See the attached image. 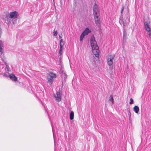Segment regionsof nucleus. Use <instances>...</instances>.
Instances as JSON below:
<instances>
[{
	"instance_id": "obj_1",
	"label": "nucleus",
	"mask_w": 151,
	"mask_h": 151,
	"mask_svg": "<svg viewBox=\"0 0 151 151\" xmlns=\"http://www.w3.org/2000/svg\"><path fill=\"white\" fill-rule=\"evenodd\" d=\"M90 42L93 54L95 55L96 57H99V47L97 45V42L95 40V37L93 35L91 37Z\"/></svg>"
},
{
	"instance_id": "obj_2",
	"label": "nucleus",
	"mask_w": 151,
	"mask_h": 151,
	"mask_svg": "<svg viewBox=\"0 0 151 151\" xmlns=\"http://www.w3.org/2000/svg\"><path fill=\"white\" fill-rule=\"evenodd\" d=\"M130 21V18L129 17V14H128L127 13V14L126 18L124 17L123 18V17L122 14H121L119 17V23L121 24L122 23L123 26V27H124L126 25L128 24Z\"/></svg>"
},
{
	"instance_id": "obj_3",
	"label": "nucleus",
	"mask_w": 151,
	"mask_h": 151,
	"mask_svg": "<svg viewBox=\"0 0 151 151\" xmlns=\"http://www.w3.org/2000/svg\"><path fill=\"white\" fill-rule=\"evenodd\" d=\"M18 16V12L15 11L13 12H11L9 14L8 16L12 19V23L14 24L15 22L17 20V18Z\"/></svg>"
},
{
	"instance_id": "obj_4",
	"label": "nucleus",
	"mask_w": 151,
	"mask_h": 151,
	"mask_svg": "<svg viewBox=\"0 0 151 151\" xmlns=\"http://www.w3.org/2000/svg\"><path fill=\"white\" fill-rule=\"evenodd\" d=\"M56 77V74L52 72L50 73L47 76L48 82L50 85L51 86L53 83V79Z\"/></svg>"
},
{
	"instance_id": "obj_5",
	"label": "nucleus",
	"mask_w": 151,
	"mask_h": 151,
	"mask_svg": "<svg viewBox=\"0 0 151 151\" xmlns=\"http://www.w3.org/2000/svg\"><path fill=\"white\" fill-rule=\"evenodd\" d=\"M144 28L145 30L148 32V33L150 38H151V29L149 27V25L148 24L146 21L144 23Z\"/></svg>"
},
{
	"instance_id": "obj_6",
	"label": "nucleus",
	"mask_w": 151,
	"mask_h": 151,
	"mask_svg": "<svg viewBox=\"0 0 151 151\" xmlns=\"http://www.w3.org/2000/svg\"><path fill=\"white\" fill-rule=\"evenodd\" d=\"M114 57L112 55H110L108 56L107 59V63L109 65L111 66L113 64L112 60Z\"/></svg>"
},
{
	"instance_id": "obj_7",
	"label": "nucleus",
	"mask_w": 151,
	"mask_h": 151,
	"mask_svg": "<svg viewBox=\"0 0 151 151\" xmlns=\"http://www.w3.org/2000/svg\"><path fill=\"white\" fill-rule=\"evenodd\" d=\"M55 98L56 101L59 102L61 100V96L59 91L56 92V96L55 95Z\"/></svg>"
},
{
	"instance_id": "obj_8",
	"label": "nucleus",
	"mask_w": 151,
	"mask_h": 151,
	"mask_svg": "<svg viewBox=\"0 0 151 151\" xmlns=\"http://www.w3.org/2000/svg\"><path fill=\"white\" fill-rule=\"evenodd\" d=\"M5 21L8 26L9 25V24L11 23L12 22V19L8 16H6L4 18Z\"/></svg>"
},
{
	"instance_id": "obj_9",
	"label": "nucleus",
	"mask_w": 151,
	"mask_h": 151,
	"mask_svg": "<svg viewBox=\"0 0 151 151\" xmlns=\"http://www.w3.org/2000/svg\"><path fill=\"white\" fill-rule=\"evenodd\" d=\"M127 32H126L124 27H123V42H126V39L127 38Z\"/></svg>"
},
{
	"instance_id": "obj_10",
	"label": "nucleus",
	"mask_w": 151,
	"mask_h": 151,
	"mask_svg": "<svg viewBox=\"0 0 151 151\" xmlns=\"http://www.w3.org/2000/svg\"><path fill=\"white\" fill-rule=\"evenodd\" d=\"M9 77L11 80L14 81H16L17 80V78L13 74H10Z\"/></svg>"
},
{
	"instance_id": "obj_11",
	"label": "nucleus",
	"mask_w": 151,
	"mask_h": 151,
	"mask_svg": "<svg viewBox=\"0 0 151 151\" xmlns=\"http://www.w3.org/2000/svg\"><path fill=\"white\" fill-rule=\"evenodd\" d=\"M4 47L3 42L2 40H0V54H1L4 52V50L2 48Z\"/></svg>"
},
{
	"instance_id": "obj_12",
	"label": "nucleus",
	"mask_w": 151,
	"mask_h": 151,
	"mask_svg": "<svg viewBox=\"0 0 151 151\" xmlns=\"http://www.w3.org/2000/svg\"><path fill=\"white\" fill-rule=\"evenodd\" d=\"M133 111L135 112V113L137 114L139 110V108L138 106H135L133 108Z\"/></svg>"
},
{
	"instance_id": "obj_13",
	"label": "nucleus",
	"mask_w": 151,
	"mask_h": 151,
	"mask_svg": "<svg viewBox=\"0 0 151 151\" xmlns=\"http://www.w3.org/2000/svg\"><path fill=\"white\" fill-rule=\"evenodd\" d=\"M91 31L89 30V29L88 28H86L83 32H84L85 35H87L88 34L91 32Z\"/></svg>"
},
{
	"instance_id": "obj_14",
	"label": "nucleus",
	"mask_w": 151,
	"mask_h": 151,
	"mask_svg": "<svg viewBox=\"0 0 151 151\" xmlns=\"http://www.w3.org/2000/svg\"><path fill=\"white\" fill-rule=\"evenodd\" d=\"M95 22L97 26L99 27H100V19H95Z\"/></svg>"
},
{
	"instance_id": "obj_15",
	"label": "nucleus",
	"mask_w": 151,
	"mask_h": 151,
	"mask_svg": "<svg viewBox=\"0 0 151 151\" xmlns=\"http://www.w3.org/2000/svg\"><path fill=\"white\" fill-rule=\"evenodd\" d=\"M74 112L71 111H70V118L71 120H73L74 118Z\"/></svg>"
},
{
	"instance_id": "obj_16",
	"label": "nucleus",
	"mask_w": 151,
	"mask_h": 151,
	"mask_svg": "<svg viewBox=\"0 0 151 151\" xmlns=\"http://www.w3.org/2000/svg\"><path fill=\"white\" fill-rule=\"evenodd\" d=\"M62 74L61 76V77L63 78L64 79V80L66 79L67 78V75L65 73H63V71L62 72Z\"/></svg>"
},
{
	"instance_id": "obj_17",
	"label": "nucleus",
	"mask_w": 151,
	"mask_h": 151,
	"mask_svg": "<svg viewBox=\"0 0 151 151\" xmlns=\"http://www.w3.org/2000/svg\"><path fill=\"white\" fill-rule=\"evenodd\" d=\"M93 10H99L98 6L96 4H95L93 5Z\"/></svg>"
},
{
	"instance_id": "obj_18",
	"label": "nucleus",
	"mask_w": 151,
	"mask_h": 151,
	"mask_svg": "<svg viewBox=\"0 0 151 151\" xmlns=\"http://www.w3.org/2000/svg\"><path fill=\"white\" fill-rule=\"evenodd\" d=\"M85 33H84V32H82L81 34V35L80 36V41H82L83 40V37H84L85 35H86L85 34H84Z\"/></svg>"
},
{
	"instance_id": "obj_19",
	"label": "nucleus",
	"mask_w": 151,
	"mask_h": 151,
	"mask_svg": "<svg viewBox=\"0 0 151 151\" xmlns=\"http://www.w3.org/2000/svg\"><path fill=\"white\" fill-rule=\"evenodd\" d=\"M99 12V10H93V16L98 15V14Z\"/></svg>"
},
{
	"instance_id": "obj_20",
	"label": "nucleus",
	"mask_w": 151,
	"mask_h": 151,
	"mask_svg": "<svg viewBox=\"0 0 151 151\" xmlns=\"http://www.w3.org/2000/svg\"><path fill=\"white\" fill-rule=\"evenodd\" d=\"M109 101H111L112 103V104H113L114 99L112 95H111L110 96V98L109 99Z\"/></svg>"
},
{
	"instance_id": "obj_21",
	"label": "nucleus",
	"mask_w": 151,
	"mask_h": 151,
	"mask_svg": "<svg viewBox=\"0 0 151 151\" xmlns=\"http://www.w3.org/2000/svg\"><path fill=\"white\" fill-rule=\"evenodd\" d=\"M9 76H10V74H8L6 73H4L3 74V76L6 77H9Z\"/></svg>"
},
{
	"instance_id": "obj_22",
	"label": "nucleus",
	"mask_w": 151,
	"mask_h": 151,
	"mask_svg": "<svg viewBox=\"0 0 151 151\" xmlns=\"http://www.w3.org/2000/svg\"><path fill=\"white\" fill-rule=\"evenodd\" d=\"M63 50V48L62 47H60V49L59 51V53L60 54V55H61L62 54V51Z\"/></svg>"
},
{
	"instance_id": "obj_23",
	"label": "nucleus",
	"mask_w": 151,
	"mask_h": 151,
	"mask_svg": "<svg viewBox=\"0 0 151 151\" xmlns=\"http://www.w3.org/2000/svg\"><path fill=\"white\" fill-rule=\"evenodd\" d=\"M134 103V101L132 98H131L130 99V101L129 102V104H132Z\"/></svg>"
},
{
	"instance_id": "obj_24",
	"label": "nucleus",
	"mask_w": 151,
	"mask_h": 151,
	"mask_svg": "<svg viewBox=\"0 0 151 151\" xmlns=\"http://www.w3.org/2000/svg\"><path fill=\"white\" fill-rule=\"evenodd\" d=\"M124 9V5H122V7L121 11V14H122L123 11Z\"/></svg>"
},
{
	"instance_id": "obj_25",
	"label": "nucleus",
	"mask_w": 151,
	"mask_h": 151,
	"mask_svg": "<svg viewBox=\"0 0 151 151\" xmlns=\"http://www.w3.org/2000/svg\"><path fill=\"white\" fill-rule=\"evenodd\" d=\"M94 18L95 19H100V18H99V16L98 15L94 16Z\"/></svg>"
},
{
	"instance_id": "obj_26",
	"label": "nucleus",
	"mask_w": 151,
	"mask_h": 151,
	"mask_svg": "<svg viewBox=\"0 0 151 151\" xmlns=\"http://www.w3.org/2000/svg\"><path fill=\"white\" fill-rule=\"evenodd\" d=\"M64 45L63 42V43H60V47H62L63 48V46Z\"/></svg>"
},
{
	"instance_id": "obj_27",
	"label": "nucleus",
	"mask_w": 151,
	"mask_h": 151,
	"mask_svg": "<svg viewBox=\"0 0 151 151\" xmlns=\"http://www.w3.org/2000/svg\"><path fill=\"white\" fill-rule=\"evenodd\" d=\"M54 31L55 30H54L53 35L54 36H56L57 35V31H56L55 32Z\"/></svg>"
},
{
	"instance_id": "obj_28",
	"label": "nucleus",
	"mask_w": 151,
	"mask_h": 151,
	"mask_svg": "<svg viewBox=\"0 0 151 151\" xmlns=\"http://www.w3.org/2000/svg\"><path fill=\"white\" fill-rule=\"evenodd\" d=\"M31 2H32L33 3H35L37 1V0H32L31 1Z\"/></svg>"
},
{
	"instance_id": "obj_29",
	"label": "nucleus",
	"mask_w": 151,
	"mask_h": 151,
	"mask_svg": "<svg viewBox=\"0 0 151 151\" xmlns=\"http://www.w3.org/2000/svg\"><path fill=\"white\" fill-rule=\"evenodd\" d=\"M2 60L3 61V62L4 63V64H5V65L6 66H7L8 65L7 64V63H6V62H5V61H4V60H3V59H2Z\"/></svg>"
},
{
	"instance_id": "obj_30",
	"label": "nucleus",
	"mask_w": 151,
	"mask_h": 151,
	"mask_svg": "<svg viewBox=\"0 0 151 151\" xmlns=\"http://www.w3.org/2000/svg\"><path fill=\"white\" fill-rule=\"evenodd\" d=\"M129 118V120H130L131 117V113L128 114Z\"/></svg>"
},
{
	"instance_id": "obj_31",
	"label": "nucleus",
	"mask_w": 151,
	"mask_h": 151,
	"mask_svg": "<svg viewBox=\"0 0 151 151\" xmlns=\"http://www.w3.org/2000/svg\"><path fill=\"white\" fill-rule=\"evenodd\" d=\"M127 111L128 113V114L131 113L130 112V109H127Z\"/></svg>"
},
{
	"instance_id": "obj_32",
	"label": "nucleus",
	"mask_w": 151,
	"mask_h": 151,
	"mask_svg": "<svg viewBox=\"0 0 151 151\" xmlns=\"http://www.w3.org/2000/svg\"><path fill=\"white\" fill-rule=\"evenodd\" d=\"M63 40L62 39H61L60 41V43H63Z\"/></svg>"
},
{
	"instance_id": "obj_33",
	"label": "nucleus",
	"mask_w": 151,
	"mask_h": 151,
	"mask_svg": "<svg viewBox=\"0 0 151 151\" xmlns=\"http://www.w3.org/2000/svg\"><path fill=\"white\" fill-rule=\"evenodd\" d=\"M62 36H61L60 35L59 36V39H61V38H62Z\"/></svg>"
},
{
	"instance_id": "obj_34",
	"label": "nucleus",
	"mask_w": 151,
	"mask_h": 151,
	"mask_svg": "<svg viewBox=\"0 0 151 151\" xmlns=\"http://www.w3.org/2000/svg\"><path fill=\"white\" fill-rule=\"evenodd\" d=\"M62 84H63V85H62V86H61V88H62L63 86V83H62Z\"/></svg>"
}]
</instances>
